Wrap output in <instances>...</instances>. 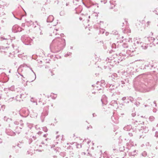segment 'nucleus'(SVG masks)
Masks as SVG:
<instances>
[{
	"label": "nucleus",
	"mask_w": 158,
	"mask_h": 158,
	"mask_svg": "<svg viewBox=\"0 0 158 158\" xmlns=\"http://www.w3.org/2000/svg\"><path fill=\"white\" fill-rule=\"evenodd\" d=\"M69 3H66V6H68L69 5Z\"/></svg>",
	"instance_id": "680f3d73"
},
{
	"label": "nucleus",
	"mask_w": 158,
	"mask_h": 158,
	"mask_svg": "<svg viewBox=\"0 0 158 158\" xmlns=\"http://www.w3.org/2000/svg\"><path fill=\"white\" fill-rule=\"evenodd\" d=\"M23 127V124L19 125V122L15 121L13 123L11 124V128L14 130L15 132H12L10 135H14L16 134H19L21 131V129Z\"/></svg>",
	"instance_id": "7ed1b4c3"
},
{
	"label": "nucleus",
	"mask_w": 158,
	"mask_h": 158,
	"mask_svg": "<svg viewBox=\"0 0 158 158\" xmlns=\"http://www.w3.org/2000/svg\"><path fill=\"white\" fill-rule=\"evenodd\" d=\"M154 118H155L153 116H150L149 118V119L151 121H153L154 119Z\"/></svg>",
	"instance_id": "c85d7f7f"
},
{
	"label": "nucleus",
	"mask_w": 158,
	"mask_h": 158,
	"mask_svg": "<svg viewBox=\"0 0 158 158\" xmlns=\"http://www.w3.org/2000/svg\"><path fill=\"white\" fill-rule=\"evenodd\" d=\"M1 40H7V39L6 38H4L2 37L0 38Z\"/></svg>",
	"instance_id": "58836bf2"
},
{
	"label": "nucleus",
	"mask_w": 158,
	"mask_h": 158,
	"mask_svg": "<svg viewBox=\"0 0 158 158\" xmlns=\"http://www.w3.org/2000/svg\"><path fill=\"white\" fill-rule=\"evenodd\" d=\"M19 59L17 57L13 60V62H14V64L15 65H16L19 62Z\"/></svg>",
	"instance_id": "f3484780"
},
{
	"label": "nucleus",
	"mask_w": 158,
	"mask_h": 158,
	"mask_svg": "<svg viewBox=\"0 0 158 158\" xmlns=\"http://www.w3.org/2000/svg\"><path fill=\"white\" fill-rule=\"evenodd\" d=\"M43 130L45 132L47 131L48 129L46 127H44L43 128Z\"/></svg>",
	"instance_id": "c756f323"
},
{
	"label": "nucleus",
	"mask_w": 158,
	"mask_h": 158,
	"mask_svg": "<svg viewBox=\"0 0 158 158\" xmlns=\"http://www.w3.org/2000/svg\"><path fill=\"white\" fill-rule=\"evenodd\" d=\"M156 130H157V128H156V127H153L152 129V130L153 131H156Z\"/></svg>",
	"instance_id": "37998d69"
},
{
	"label": "nucleus",
	"mask_w": 158,
	"mask_h": 158,
	"mask_svg": "<svg viewBox=\"0 0 158 158\" xmlns=\"http://www.w3.org/2000/svg\"><path fill=\"white\" fill-rule=\"evenodd\" d=\"M156 109H154L153 110V112H156Z\"/></svg>",
	"instance_id": "de8ad7c7"
},
{
	"label": "nucleus",
	"mask_w": 158,
	"mask_h": 158,
	"mask_svg": "<svg viewBox=\"0 0 158 158\" xmlns=\"http://www.w3.org/2000/svg\"><path fill=\"white\" fill-rule=\"evenodd\" d=\"M90 142V141H88L87 142V143L88 144H89V142Z\"/></svg>",
	"instance_id": "052dcab7"
},
{
	"label": "nucleus",
	"mask_w": 158,
	"mask_h": 158,
	"mask_svg": "<svg viewBox=\"0 0 158 158\" xmlns=\"http://www.w3.org/2000/svg\"><path fill=\"white\" fill-rule=\"evenodd\" d=\"M82 10V7L79 5V7L77 8H76L75 10L76 11V13L78 14L80 13Z\"/></svg>",
	"instance_id": "f8f14e48"
},
{
	"label": "nucleus",
	"mask_w": 158,
	"mask_h": 158,
	"mask_svg": "<svg viewBox=\"0 0 158 158\" xmlns=\"http://www.w3.org/2000/svg\"><path fill=\"white\" fill-rule=\"evenodd\" d=\"M59 137V135H57L56 137V139H57Z\"/></svg>",
	"instance_id": "0e129e2a"
},
{
	"label": "nucleus",
	"mask_w": 158,
	"mask_h": 158,
	"mask_svg": "<svg viewBox=\"0 0 158 158\" xmlns=\"http://www.w3.org/2000/svg\"><path fill=\"white\" fill-rule=\"evenodd\" d=\"M9 90V88H5L4 89V91L6 92V93H8V91Z\"/></svg>",
	"instance_id": "72a5a7b5"
},
{
	"label": "nucleus",
	"mask_w": 158,
	"mask_h": 158,
	"mask_svg": "<svg viewBox=\"0 0 158 158\" xmlns=\"http://www.w3.org/2000/svg\"><path fill=\"white\" fill-rule=\"evenodd\" d=\"M75 158H80V156H78L77 157H76Z\"/></svg>",
	"instance_id": "4d7b16f0"
},
{
	"label": "nucleus",
	"mask_w": 158,
	"mask_h": 158,
	"mask_svg": "<svg viewBox=\"0 0 158 158\" xmlns=\"http://www.w3.org/2000/svg\"><path fill=\"white\" fill-rule=\"evenodd\" d=\"M12 46L13 47V48L15 50H16V52H19V50L18 49V48H17V47H15V48H14V46L13 45H12Z\"/></svg>",
	"instance_id": "7c9ffc66"
},
{
	"label": "nucleus",
	"mask_w": 158,
	"mask_h": 158,
	"mask_svg": "<svg viewBox=\"0 0 158 158\" xmlns=\"http://www.w3.org/2000/svg\"><path fill=\"white\" fill-rule=\"evenodd\" d=\"M81 154L82 155H85V153L84 152H83L81 153Z\"/></svg>",
	"instance_id": "8fccbe9b"
},
{
	"label": "nucleus",
	"mask_w": 158,
	"mask_h": 158,
	"mask_svg": "<svg viewBox=\"0 0 158 158\" xmlns=\"http://www.w3.org/2000/svg\"><path fill=\"white\" fill-rule=\"evenodd\" d=\"M126 99V97H123L122 99V100H123V101H124Z\"/></svg>",
	"instance_id": "ea45409f"
},
{
	"label": "nucleus",
	"mask_w": 158,
	"mask_h": 158,
	"mask_svg": "<svg viewBox=\"0 0 158 158\" xmlns=\"http://www.w3.org/2000/svg\"><path fill=\"white\" fill-rule=\"evenodd\" d=\"M102 30V32H101V31H100V33H101V32H102V34H103L104 32V30L103 29Z\"/></svg>",
	"instance_id": "6e6d98bb"
},
{
	"label": "nucleus",
	"mask_w": 158,
	"mask_h": 158,
	"mask_svg": "<svg viewBox=\"0 0 158 158\" xmlns=\"http://www.w3.org/2000/svg\"><path fill=\"white\" fill-rule=\"evenodd\" d=\"M139 89L142 92H148L150 91V89L146 83H141L139 85Z\"/></svg>",
	"instance_id": "20e7f679"
},
{
	"label": "nucleus",
	"mask_w": 158,
	"mask_h": 158,
	"mask_svg": "<svg viewBox=\"0 0 158 158\" xmlns=\"http://www.w3.org/2000/svg\"><path fill=\"white\" fill-rule=\"evenodd\" d=\"M73 3L74 5H78L79 3L78 0H73Z\"/></svg>",
	"instance_id": "a878e982"
},
{
	"label": "nucleus",
	"mask_w": 158,
	"mask_h": 158,
	"mask_svg": "<svg viewBox=\"0 0 158 158\" xmlns=\"http://www.w3.org/2000/svg\"><path fill=\"white\" fill-rule=\"evenodd\" d=\"M46 134L44 135V136L45 137L46 136Z\"/></svg>",
	"instance_id": "774afa93"
},
{
	"label": "nucleus",
	"mask_w": 158,
	"mask_h": 158,
	"mask_svg": "<svg viewBox=\"0 0 158 158\" xmlns=\"http://www.w3.org/2000/svg\"><path fill=\"white\" fill-rule=\"evenodd\" d=\"M142 155L143 156H146L147 155V153L146 152H144L142 153Z\"/></svg>",
	"instance_id": "473e14b6"
},
{
	"label": "nucleus",
	"mask_w": 158,
	"mask_h": 158,
	"mask_svg": "<svg viewBox=\"0 0 158 158\" xmlns=\"http://www.w3.org/2000/svg\"><path fill=\"white\" fill-rule=\"evenodd\" d=\"M115 46V44H113L112 45V47H113L114 48V46Z\"/></svg>",
	"instance_id": "bf43d9fd"
},
{
	"label": "nucleus",
	"mask_w": 158,
	"mask_h": 158,
	"mask_svg": "<svg viewBox=\"0 0 158 158\" xmlns=\"http://www.w3.org/2000/svg\"><path fill=\"white\" fill-rule=\"evenodd\" d=\"M21 95H18L16 97V99L17 101H21Z\"/></svg>",
	"instance_id": "aec40b11"
},
{
	"label": "nucleus",
	"mask_w": 158,
	"mask_h": 158,
	"mask_svg": "<svg viewBox=\"0 0 158 158\" xmlns=\"http://www.w3.org/2000/svg\"><path fill=\"white\" fill-rule=\"evenodd\" d=\"M53 20V16L52 15H50L48 17L47 20V22L48 23L52 22Z\"/></svg>",
	"instance_id": "9d476101"
},
{
	"label": "nucleus",
	"mask_w": 158,
	"mask_h": 158,
	"mask_svg": "<svg viewBox=\"0 0 158 158\" xmlns=\"http://www.w3.org/2000/svg\"><path fill=\"white\" fill-rule=\"evenodd\" d=\"M18 56L19 57H21V55L20 54H19L18 55Z\"/></svg>",
	"instance_id": "5fc2aeb1"
},
{
	"label": "nucleus",
	"mask_w": 158,
	"mask_h": 158,
	"mask_svg": "<svg viewBox=\"0 0 158 158\" xmlns=\"http://www.w3.org/2000/svg\"><path fill=\"white\" fill-rule=\"evenodd\" d=\"M48 106L45 107L44 109L43 112L42 113L41 116V118L42 122L44 121L45 117L48 115Z\"/></svg>",
	"instance_id": "423d86ee"
},
{
	"label": "nucleus",
	"mask_w": 158,
	"mask_h": 158,
	"mask_svg": "<svg viewBox=\"0 0 158 158\" xmlns=\"http://www.w3.org/2000/svg\"><path fill=\"white\" fill-rule=\"evenodd\" d=\"M24 43L26 45H31L32 40L30 38L27 37L25 40Z\"/></svg>",
	"instance_id": "1a4fd4ad"
},
{
	"label": "nucleus",
	"mask_w": 158,
	"mask_h": 158,
	"mask_svg": "<svg viewBox=\"0 0 158 158\" xmlns=\"http://www.w3.org/2000/svg\"><path fill=\"white\" fill-rule=\"evenodd\" d=\"M151 105L153 107V108H154V107H156V104L155 101H154L152 102L151 104Z\"/></svg>",
	"instance_id": "b1692460"
},
{
	"label": "nucleus",
	"mask_w": 158,
	"mask_h": 158,
	"mask_svg": "<svg viewBox=\"0 0 158 158\" xmlns=\"http://www.w3.org/2000/svg\"><path fill=\"white\" fill-rule=\"evenodd\" d=\"M101 101L102 102V104H106V103L105 102H104V101H103V100L102 99H101Z\"/></svg>",
	"instance_id": "c03bdc74"
},
{
	"label": "nucleus",
	"mask_w": 158,
	"mask_h": 158,
	"mask_svg": "<svg viewBox=\"0 0 158 158\" xmlns=\"http://www.w3.org/2000/svg\"><path fill=\"white\" fill-rule=\"evenodd\" d=\"M107 0H104L103 1L101 0V2H103L105 4L107 2Z\"/></svg>",
	"instance_id": "e433bc0d"
},
{
	"label": "nucleus",
	"mask_w": 158,
	"mask_h": 158,
	"mask_svg": "<svg viewBox=\"0 0 158 158\" xmlns=\"http://www.w3.org/2000/svg\"><path fill=\"white\" fill-rule=\"evenodd\" d=\"M60 154L61 156H62L63 157H64L65 156L66 153H65V152H61L60 153Z\"/></svg>",
	"instance_id": "4be33fe9"
},
{
	"label": "nucleus",
	"mask_w": 158,
	"mask_h": 158,
	"mask_svg": "<svg viewBox=\"0 0 158 158\" xmlns=\"http://www.w3.org/2000/svg\"><path fill=\"white\" fill-rule=\"evenodd\" d=\"M2 8H4V6L0 4V9H2Z\"/></svg>",
	"instance_id": "a18cd8bd"
},
{
	"label": "nucleus",
	"mask_w": 158,
	"mask_h": 158,
	"mask_svg": "<svg viewBox=\"0 0 158 158\" xmlns=\"http://www.w3.org/2000/svg\"><path fill=\"white\" fill-rule=\"evenodd\" d=\"M155 136L156 138L158 137V132L157 131H156Z\"/></svg>",
	"instance_id": "f704fd0d"
},
{
	"label": "nucleus",
	"mask_w": 158,
	"mask_h": 158,
	"mask_svg": "<svg viewBox=\"0 0 158 158\" xmlns=\"http://www.w3.org/2000/svg\"><path fill=\"white\" fill-rule=\"evenodd\" d=\"M156 128H157V130H158V124H157V125H156Z\"/></svg>",
	"instance_id": "864d4df0"
},
{
	"label": "nucleus",
	"mask_w": 158,
	"mask_h": 158,
	"mask_svg": "<svg viewBox=\"0 0 158 158\" xmlns=\"http://www.w3.org/2000/svg\"><path fill=\"white\" fill-rule=\"evenodd\" d=\"M27 154H30V152L29 151H28L27 152Z\"/></svg>",
	"instance_id": "13d9d810"
},
{
	"label": "nucleus",
	"mask_w": 158,
	"mask_h": 158,
	"mask_svg": "<svg viewBox=\"0 0 158 158\" xmlns=\"http://www.w3.org/2000/svg\"><path fill=\"white\" fill-rule=\"evenodd\" d=\"M112 6H111L110 7V9H112L113 8V7H114L115 6V5L114 4H112Z\"/></svg>",
	"instance_id": "c9c22d12"
},
{
	"label": "nucleus",
	"mask_w": 158,
	"mask_h": 158,
	"mask_svg": "<svg viewBox=\"0 0 158 158\" xmlns=\"http://www.w3.org/2000/svg\"><path fill=\"white\" fill-rule=\"evenodd\" d=\"M33 22L31 21H30L29 22H28L26 23V24L28 26H30L32 24H33Z\"/></svg>",
	"instance_id": "5701e85b"
},
{
	"label": "nucleus",
	"mask_w": 158,
	"mask_h": 158,
	"mask_svg": "<svg viewBox=\"0 0 158 158\" xmlns=\"http://www.w3.org/2000/svg\"><path fill=\"white\" fill-rule=\"evenodd\" d=\"M9 90H11V91H13L15 90V86H12L10 87L9 88Z\"/></svg>",
	"instance_id": "393cba45"
},
{
	"label": "nucleus",
	"mask_w": 158,
	"mask_h": 158,
	"mask_svg": "<svg viewBox=\"0 0 158 158\" xmlns=\"http://www.w3.org/2000/svg\"><path fill=\"white\" fill-rule=\"evenodd\" d=\"M145 40H148L149 42L150 43L151 42H154L155 43H156L155 42V39L152 37H148L147 38H145Z\"/></svg>",
	"instance_id": "9b49d317"
},
{
	"label": "nucleus",
	"mask_w": 158,
	"mask_h": 158,
	"mask_svg": "<svg viewBox=\"0 0 158 158\" xmlns=\"http://www.w3.org/2000/svg\"><path fill=\"white\" fill-rule=\"evenodd\" d=\"M114 118V117H112L111 118L112 120H113V121L114 122V123H118V121L117 120H116L115 121H114L113 120V118Z\"/></svg>",
	"instance_id": "2f4dec72"
},
{
	"label": "nucleus",
	"mask_w": 158,
	"mask_h": 158,
	"mask_svg": "<svg viewBox=\"0 0 158 158\" xmlns=\"http://www.w3.org/2000/svg\"><path fill=\"white\" fill-rule=\"evenodd\" d=\"M113 61V60H110L109 59L107 58L106 59L105 61L104 62L105 65H104V68L105 69L107 68L110 69V67L113 66V64H112V61Z\"/></svg>",
	"instance_id": "39448f33"
},
{
	"label": "nucleus",
	"mask_w": 158,
	"mask_h": 158,
	"mask_svg": "<svg viewBox=\"0 0 158 158\" xmlns=\"http://www.w3.org/2000/svg\"><path fill=\"white\" fill-rule=\"evenodd\" d=\"M9 48L8 47H0V51L1 52H4V53H10V51L9 49Z\"/></svg>",
	"instance_id": "6e6552de"
},
{
	"label": "nucleus",
	"mask_w": 158,
	"mask_h": 158,
	"mask_svg": "<svg viewBox=\"0 0 158 158\" xmlns=\"http://www.w3.org/2000/svg\"><path fill=\"white\" fill-rule=\"evenodd\" d=\"M42 133L41 131H39L38 132V134L39 135H41Z\"/></svg>",
	"instance_id": "3c124183"
},
{
	"label": "nucleus",
	"mask_w": 158,
	"mask_h": 158,
	"mask_svg": "<svg viewBox=\"0 0 158 158\" xmlns=\"http://www.w3.org/2000/svg\"><path fill=\"white\" fill-rule=\"evenodd\" d=\"M128 99L131 102H132L134 100V99L133 97L131 96H129L128 97Z\"/></svg>",
	"instance_id": "cd10ccee"
},
{
	"label": "nucleus",
	"mask_w": 158,
	"mask_h": 158,
	"mask_svg": "<svg viewBox=\"0 0 158 158\" xmlns=\"http://www.w3.org/2000/svg\"><path fill=\"white\" fill-rule=\"evenodd\" d=\"M5 15V9L4 8L0 9V18Z\"/></svg>",
	"instance_id": "ddd939ff"
},
{
	"label": "nucleus",
	"mask_w": 158,
	"mask_h": 158,
	"mask_svg": "<svg viewBox=\"0 0 158 158\" xmlns=\"http://www.w3.org/2000/svg\"><path fill=\"white\" fill-rule=\"evenodd\" d=\"M51 31H53V35H52V33H51V34L50 35L51 36L53 35H57V32L56 31H58V30L57 29H51Z\"/></svg>",
	"instance_id": "dca6fc26"
},
{
	"label": "nucleus",
	"mask_w": 158,
	"mask_h": 158,
	"mask_svg": "<svg viewBox=\"0 0 158 158\" xmlns=\"http://www.w3.org/2000/svg\"><path fill=\"white\" fill-rule=\"evenodd\" d=\"M140 127V125L138 123L137 121H136V123H134L133 128L131 125H127L124 127L123 129L126 131H130L131 130L132 131L133 133L129 132L128 134L130 136H132L133 135L135 131H136V132L137 131L140 138H141L143 136L144 134L148 131V130L147 127H141L140 129H139Z\"/></svg>",
	"instance_id": "f257e3e1"
},
{
	"label": "nucleus",
	"mask_w": 158,
	"mask_h": 158,
	"mask_svg": "<svg viewBox=\"0 0 158 158\" xmlns=\"http://www.w3.org/2000/svg\"><path fill=\"white\" fill-rule=\"evenodd\" d=\"M2 142V140L0 139V143H1Z\"/></svg>",
	"instance_id": "69168bd1"
},
{
	"label": "nucleus",
	"mask_w": 158,
	"mask_h": 158,
	"mask_svg": "<svg viewBox=\"0 0 158 158\" xmlns=\"http://www.w3.org/2000/svg\"><path fill=\"white\" fill-rule=\"evenodd\" d=\"M136 151H134L133 152H129V154L130 156H134L136 155Z\"/></svg>",
	"instance_id": "a211bd4d"
},
{
	"label": "nucleus",
	"mask_w": 158,
	"mask_h": 158,
	"mask_svg": "<svg viewBox=\"0 0 158 158\" xmlns=\"http://www.w3.org/2000/svg\"><path fill=\"white\" fill-rule=\"evenodd\" d=\"M131 115L133 117H134L135 116L136 114L135 113H132L131 114Z\"/></svg>",
	"instance_id": "a19ab883"
},
{
	"label": "nucleus",
	"mask_w": 158,
	"mask_h": 158,
	"mask_svg": "<svg viewBox=\"0 0 158 158\" xmlns=\"http://www.w3.org/2000/svg\"><path fill=\"white\" fill-rule=\"evenodd\" d=\"M122 29L123 32L125 33L131 32V30L128 27H127L126 28H125L124 29L123 28Z\"/></svg>",
	"instance_id": "4468645a"
},
{
	"label": "nucleus",
	"mask_w": 158,
	"mask_h": 158,
	"mask_svg": "<svg viewBox=\"0 0 158 158\" xmlns=\"http://www.w3.org/2000/svg\"><path fill=\"white\" fill-rule=\"evenodd\" d=\"M59 57V58H60V56H58V57H57V58H58Z\"/></svg>",
	"instance_id": "338daca9"
},
{
	"label": "nucleus",
	"mask_w": 158,
	"mask_h": 158,
	"mask_svg": "<svg viewBox=\"0 0 158 158\" xmlns=\"http://www.w3.org/2000/svg\"><path fill=\"white\" fill-rule=\"evenodd\" d=\"M35 74V78L32 80H30L29 81V82H32L36 78V75Z\"/></svg>",
	"instance_id": "4c0bfd02"
},
{
	"label": "nucleus",
	"mask_w": 158,
	"mask_h": 158,
	"mask_svg": "<svg viewBox=\"0 0 158 158\" xmlns=\"http://www.w3.org/2000/svg\"><path fill=\"white\" fill-rule=\"evenodd\" d=\"M50 96L52 97V98L55 99L57 97V95L56 94H54L53 93H52L51 94Z\"/></svg>",
	"instance_id": "6ab92c4d"
},
{
	"label": "nucleus",
	"mask_w": 158,
	"mask_h": 158,
	"mask_svg": "<svg viewBox=\"0 0 158 158\" xmlns=\"http://www.w3.org/2000/svg\"><path fill=\"white\" fill-rule=\"evenodd\" d=\"M79 19H80V20H82V18H81V17H80V18H79Z\"/></svg>",
	"instance_id": "e2e57ef3"
},
{
	"label": "nucleus",
	"mask_w": 158,
	"mask_h": 158,
	"mask_svg": "<svg viewBox=\"0 0 158 158\" xmlns=\"http://www.w3.org/2000/svg\"><path fill=\"white\" fill-rule=\"evenodd\" d=\"M111 77L112 78L114 79L115 77H118V75L117 74L114 73L111 75Z\"/></svg>",
	"instance_id": "412c9836"
},
{
	"label": "nucleus",
	"mask_w": 158,
	"mask_h": 158,
	"mask_svg": "<svg viewBox=\"0 0 158 158\" xmlns=\"http://www.w3.org/2000/svg\"><path fill=\"white\" fill-rule=\"evenodd\" d=\"M12 31L14 33L21 31L22 29L21 27L17 25H14L12 27Z\"/></svg>",
	"instance_id": "0eeeda50"
},
{
	"label": "nucleus",
	"mask_w": 158,
	"mask_h": 158,
	"mask_svg": "<svg viewBox=\"0 0 158 158\" xmlns=\"http://www.w3.org/2000/svg\"><path fill=\"white\" fill-rule=\"evenodd\" d=\"M14 98H10L9 100L10 101H11L12 99H13Z\"/></svg>",
	"instance_id": "09e8293b"
},
{
	"label": "nucleus",
	"mask_w": 158,
	"mask_h": 158,
	"mask_svg": "<svg viewBox=\"0 0 158 158\" xmlns=\"http://www.w3.org/2000/svg\"><path fill=\"white\" fill-rule=\"evenodd\" d=\"M140 103L139 102H135V104L136 106L139 105V104Z\"/></svg>",
	"instance_id": "79ce46f5"
},
{
	"label": "nucleus",
	"mask_w": 158,
	"mask_h": 158,
	"mask_svg": "<svg viewBox=\"0 0 158 158\" xmlns=\"http://www.w3.org/2000/svg\"><path fill=\"white\" fill-rule=\"evenodd\" d=\"M121 82L122 84H125V82L123 81H122Z\"/></svg>",
	"instance_id": "603ef678"
},
{
	"label": "nucleus",
	"mask_w": 158,
	"mask_h": 158,
	"mask_svg": "<svg viewBox=\"0 0 158 158\" xmlns=\"http://www.w3.org/2000/svg\"><path fill=\"white\" fill-rule=\"evenodd\" d=\"M41 143L43 144H45V145H47V144L46 143H45L44 142H42Z\"/></svg>",
	"instance_id": "49530a36"
},
{
	"label": "nucleus",
	"mask_w": 158,
	"mask_h": 158,
	"mask_svg": "<svg viewBox=\"0 0 158 158\" xmlns=\"http://www.w3.org/2000/svg\"><path fill=\"white\" fill-rule=\"evenodd\" d=\"M148 43H143L141 45V47L143 49H146L148 47Z\"/></svg>",
	"instance_id": "2eb2a0df"
},
{
	"label": "nucleus",
	"mask_w": 158,
	"mask_h": 158,
	"mask_svg": "<svg viewBox=\"0 0 158 158\" xmlns=\"http://www.w3.org/2000/svg\"><path fill=\"white\" fill-rule=\"evenodd\" d=\"M65 46V40L58 38L52 41L50 45V49L52 52L56 53L62 50Z\"/></svg>",
	"instance_id": "f03ea898"
},
{
	"label": "nucleus",
	"mask_w": 158,
	"mask_h": 158,
	"mask_svg": "<svg viewBox=\"0 0 158 158\" xmlns=\"http://www.w3.org/2000/svg\"><path fill=\"white\" fill-rule=\"evenodd\" d=\"M123 47L124 48H127L128 47V45L125 43H124L122 45Z\"/></svg>",
	"instance_id": "bb28decb"
}]
</instances>
